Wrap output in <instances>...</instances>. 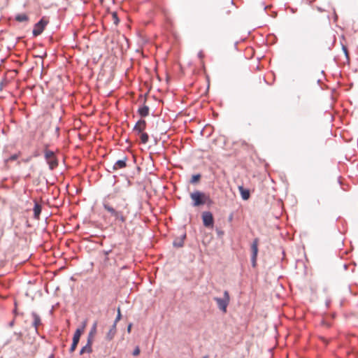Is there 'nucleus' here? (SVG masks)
Returning a JSON list of instances; mask_svg holds the SVG:
<instances>
[{
    "label": "nucleus",
    "mask_w": 358,
    "mask_h": 358,
    "mask_svg": "<svg viewBox=\"0 0 358 358\" xmlns=\"http://www.w3.org/2000/svg\"><path fill=\"white\" fill-rule=\"evenodd\" d=\"M103 208L115 218V221L125 222V211L127 204L125 200L119 196L109 194L103 201Z\"/></svg>",
    "instance_id": "obj_1"
},
{
    "label": "nucleus",
    "mask_w": 358,
    "mask_h": 358,
    "mask_svg": "<svg viewBox=\"0 0 358 358\" xmlns=\"http://www.w3.org/2000/svg\"><path fill=\"white\" fill-rule=\"evenodd\" d=\"M190 198L192 201V206L194 207L205 204L210 205L213 203L209 195L199 190L190 193Z\"/></svg>",
    "instance_id": "obj_2"
},
{
    "label": "nucleus",
    "mask_w": 358,
    "mask_h": 358,
    "mask_svg": "<svg viewBox=\"0 0 358 358\" xmlns=\"http://www.w3.org/2000/svg\"><path fill=\"white\" fill-rule=\"evenodd\" d=\"M214 301L217 303L218 308L223 313L227 312V308L230 301V296L228 291L224 292L223 298L214 297Z\"/></svg>",
    "instance_id": "obj_3"
},
{
    "label": "nucleus",
    "mask_w": 358,
    "mask_h": 358,
    "mask_svg": "<svg viewBox=\"0 0 358 358\" xmlns=\"http://www.w3.org/2000/svg\"><path fill=\"white\" fill-rule=\"evenodd\" d=\"M178 229V234L176 236L173 242V245L175 248H182L184 245V241L186 238V229L185 226H180Z\"/></svg>",
    "instance_id": "obj_4"
},
{
    "label": "nucleus",
    "mask_w": 358,
    "mask_h": 358,
    "mask_svg": "<svg viewBox=\"0 0 358 358\" xmlns=\"http://www.w3.org/2000/svg\"><path fill=\"white\" fill-rule=\"evenodd\" d=\"M85 327V322L83 323V326L81 328H78L75 333H74V335H73V341H72V344H71V346L69 349V351L70 352H73L75 351L78 343H79V341H80V336L82 335V334L83 333L84 331V329Z\"/></svg>",
    "instance_id": "obj_5"
},
{
    "label": "nucleus",
    "mask_w": 358,
    "mask_h": 358,
    "mask_svg": "<svg viewBox=\"0 0 358 358\" xmlns=\"http://www.w3.org/2000/svg\"><path fill=\"white\" fill-rule=\"evenodd\" d=\"M44 153L45 158L49 164L50 168L51 169H55L57 166L58 163L54 152L45 149Z\"/></svg>",
    "instance_id": "obj_6"
},
{
    "label": "nucleus",
    "mask_w": 358,
    "mask_h": 358,
    "mask_svg": "<svg viewBox=\"0 0 358 358\" xmlns=\"http://www.w3.org/2000/svg\"><path fill=\"white\" fill-rule=\"evenodd\" d=\"M258 244L259 239L255 238L251 244V264L252 267H255L257 265V257L258 254Z\"/></svg>",
    "instance_id": "obj_7"
},
{
    "label": "nucleus",
    "mask_w": 358,
    "mask_h": 358,
    "mask_svg": "<svg viewBox=\"0 0 358 358\" xmlns=\"http://www.w3.org/2000/svg\"><path fill=\"white\" fill-rule=\"evenodd\" d=\"M48 24V21L42 18L38 23H36L33 29V34L35 36L40 35L44 30L45 26Z\"/></svg>",
    "instance_id": "obj_8"
},
{
    "label": "nucleus",
    "mask_w": 358,
    "mask_h": 358,
    "mask_svg": "<svg viewBox=\"0 0 358 358\" xmlns=\"http://www.w3.org/2000/svg\"><path fill=\"white\" fill-rule=\"evenodd\" d=\"M145 127H146L145 120L141 119L135 124V126L134 127V131L135 132H137L138 134H140L145 129Z\"/></svg>",
    "instance_id": "obj_9"
},
{
    "label": "nucleus",
    "mask_w": 358,
    "mask_h": 358,
    "mask_svg": "<svg viewBox=\"0 0 358 358\" xmlns=\"http://www.w3.org/2000/svg\"><path fill=\"white\" fill-rule=\"evenodd\" d=\"M31 317L33 318L32 326L35 328L36 331L38 332V327L42 324L41 317L36 313H31Z\"/></svg>",
    "instance_id": "obj_10"
},
{
    "label": "nucleus",
    "mask_w": 358,
    "mask_h": 358,
    "mask_svg": "<svg viewBox=\"0 0 358 358\" xmlns=\"http://www.w3.org/2000/svg\"><path fill=\"white\" fill-rule=\"evenodd\" d=\"M117 324H115V322H113V325L110 327L109 331H108L106 339L107 341H111L113 339L116 334L117 329H116Z\"/></svg>",
    "instance_id": "obj_11"
},
{
    "label": "nucleus",
    "mask_w": 358,
    "mask_h": 358,
    "mask_svg": "<svg viewBox=\"0 0 358 358\" xmlns=\"http://www.w3.org/2000/svg\"><path fill=\"white\" fill-rule=\"evenodd\" d=\"M203 224H213V217L210 212H203L202 215Z\"/></svg>",
    "instance_id": "obj_12"
},
{
    "label": "nucleus",
    "mask_w": 358,
    "mask_h": 358,
    "mask_svg": "<svg viewBox=\"0 0 358 358\" xmlns=\"http://www.w3.org/2000/svg\"><path fill=\"white\" fill-rule=\"evenodd\" d=\"M92 342L90 341V340L87 341L86 345L80 350V355H83L85 353L90 354L92 352Z\"/></svg>",
    "instance_id": "obj_13"
},
{
    "label": "nucleus",
    "mask_w": 358,
    "mask_h": 358,
    "mask_svg": "<svg viewBox=\"0 0 358 358\" xmlns=\"http://www.w3.org/2000/svg\"><path fill=\"white\" fill-rule=\"evenodd\" d=\"M126 161H127L126 157H124L122 159L117 160L115 162V164L113 165V169L114 171H115V170H117L120 169H123V168L126 167V166H127Z\"/></svg>",
    "instance_id": "obj_14"
},
{
    "label": "nucleus",
    "mask_w": 358,
    "mask_h": 358,
    "mask_svg": "<svg viewBox=\"0 0 358 358\" xmlns=\"http://www.w3.org/2000/svg\"><path fill=\"white\" fill-rule=\"evenodd\" d=\"M96 327H97V322H94L89 334H88L87 341H90H90H92L93 343L94 336L96 333Z\"/></svg>",
    "instance_id": "obj_15"
},
{
    "label": "nucleus",
    "mask_w": 358,
    "mask_h": 358,
    "mask_svg": "<svg viewBox=\"0 0 358 358\" xmlns=\"http://www.w3.org/2000/svg\"><path fill=\"white\" fill-rule=\"evenodd\" d=\"M138 112L141 117H146L149 115V108L147 106H143L138 108Z\"/></svg>",
    "instance_id": "obj_16"
},
{
    "label": "nucleus",
    "mask_w": 358,
    "mask_h": 358,
    "mask_svg": "<svg viewBox=\"0 0 358 358\" xmlns=\"http://www.w3.org/2000/svg\"><path fill=\"white\" fill-rule=\"evenodd\" d=\"M239 190L243 199L247 200L250 197L249 190L244 189L243 187H239Z\"/></svg>",
    "instance_id": "obj_17"
},
{
    "label": "nucleus",
    "mask_w": 358,
    "mask_h": 358,
    "mask_svg": "<svg viewBox=\"0 0 358 358\" xmlns=\"http://www.w3.org/2000/svg\"><path fill=\"white\" fill-rule=\"evenodd\" d=\"M33 210H34V217L36 218H38L41 212V206L38 203L35 202V205H34Z\"/></svg>",
    "instance_id": "obj_18"
},
{
    "label": "nucleus",
    "mask_w": 358,
    "mask_h": 358,
    "mask_svg": "<svg viewBox=\"0 0 358 358\" xmlns=\"http://www.w3.org/2000/svg\"><path fill=\"white\" fill-rule=\"evenodd\" d=\"M15 20L20 22H22L28 21L29 17L25 13H21L15 16Z\"/></svg>",
    "instance_id": "obj_19"
},
{
    "label": "nucleus",
    "mask_w": 358,
    "mask_h": 358,
    "mask_svg": "<svg viewBox=\"0 0 358 358\" xmlns=\"http://www.w3.org/2000/svg\"><path fill=\"white\" fill-rule=\"evenodd\" d=\"M140 134V138L142 143L145 144L148 142L149 136L148 134L141 132Z\"/></svg>",
    "instance_id": "obj_20"
},
{
    "label": "nucleus",
    "mask_w": 358,
    "mask_h": 358,
    "mask_svg": "<svg viewBox=\"0 0 358 358\" xmlns=\"http://www.w3.org/2000/svg\"><path fill=\"white\" fill-rule=\"evenodd\" d=\"M200 178H201L200 174L194 175V176H192L190 182H191V183H193V184L196 183L200 180Z\"/></svg>",
    "instance_id": "obj_21"
},
{
    "label": "nucleus",
    "mask_w": 358,
    "mask_h": 358,
    "mask_svg": "<svg viewBox=\"0 0 358 358\" xmlns=\"http://www.w3.org/2000/svg\"><path fill=\"white\" fill-rule=\"evenodd\" d=\"M117 316H116V317H115V321H114V322H115V324H117V322L121 320V318H122V314H121V310H120V307H118V308H117Z\"/></svg>",
    "instance_id": "obj_22"
},
{
    "label": "nucleus",
    "mask_w": 358,
    "mask_h": 358,
    "mask_svg": "<svg viewBox=\"0 0 358 358\" xmlns=\"http://www.w3.org/2000/svg\"><path fill=\"white\" fill-rule=\"evenodd\" d=\"M215 231H216V233L217 234V236L219 238H222V236L224 235V231L222 230H221L220 228L218 227H216L215 229Z\"/></svg>",
    "instance_id": "obj_23"
},
{
    "label": "nucleus",
    "mask_w": 358,
    "mask_h": 358,
    "mask_svg": "<svg viewBox=\"0 0 358 358\" xmlns=\"http://www.w3.org/2000/svg\"><path fill=\"white\" fill-rule=\"evenodd\" d=\"M140 352H141V351H140V348H139V347H138V346H136V347L135 348V349L134 350L132 355H133L134 356H138V355L140 354Z\"/></svg>",
    "instance_id": "obj_24"
},
{
    "label": "nucleus",
    "mask_w": 358,
    "mask_h": 358,
    "mask_svg": "<svg viewBox=\"0 0 358 358\" xmlns=\"http://www.w3.org/2000/svg\"><path fill=\"white\" fill-rule=\"evenodd\" d=\"M17 157H18V156L17 155H13L10 157L9 160L10 161H14V160L17 159Z\"/></svg>",
    "instance_id": "obj_25"
},
{
    "label": "nucleus",
    "mask_w": 358,
    "mask_h": 358,
    "mask_svg": "<svg viewBox=\"0 0 358 358\" xmlns=\"http://www.w3.org/2000/svg\"><path fill=\"white\" fill-rule=\"evenodd\" d=\"M343 50L345 55H346V57H348V53L347 48L345 47V46H343Z\"/></svg>",
    "instance_id": "obj_26"
},
{
    "label": "nucleus",
    "mask_w": 358,
    "mask_h": 358,
    "mask_svg": "<svg viewBox=\"0 0 358 358\" xmlns=\"http://www.w3.org/2000/svg\"><path fill=\"white\" fill-rule=\"evenodd\" d=\"M14 324H15V320H13L12 321H10L9 323H8V327H13L14 326Z\"/></svg>",
    "instance_id": "obj_27"
},
{
    "label": "nucleus",
    "mask_w": 358,
    "mask_h": 358,
    "mask_svg": "<svg viewBox=\"0 0 358 358\" xmlns=\"http://www.w3.org/2000/svg\"><path fill=\"white\" fill-rule=\"evenodd\" d=\"M131 327H132V324H131V323H130V324L128 325V327H127V331H128L129 333H130V332H131Z\"/></svg>",
    "instance_id": "obj_28"
},
{
    "label": "nucleus",
    "mask_w": 358,
    "mask_h": 358,
    "mask_svg": "<svg viewBox=\"0 0 358 358\" xmlns=\"http://www.w3.org/2000/svg\"><path fill=\"white\" fill-rule=\"evenodd\" d=\"M213 226H214V225H210V224L205 225V227H208V228H210V229H213Z\"/></svg>",
    "instance_id": "obj_29"
},
{
    "label": "nucleus",
    "mask_w": 358,
    "mask_h": 358,
    "mask_svg": "<svg viewBox=\"0 0 358 358\" xmlns=\"http://www.w3.org/2000/svg\"><path fill=\"white\" fill-rule=\"evenodd\" d=\"M113 17L116 18V14L115 13L113 14Z\"/></svg>",
    "instance_id": "obj_30"
},
{
    "label": "nucleus",
    "mask_w": 358,
    "mask_h": 358,
    "mask_svg": "<svg viewBox=\"0 0 358 358\" xmlns=\"http://www.w3.org/2000/svg\"><path fill=\"white\" fill-rule=\"evenodd\" d=\"M203 358H208V357H207V356H205V357H203Z\"/></svg>",
    "instance_id": "obj_31"
}]
</instances>
